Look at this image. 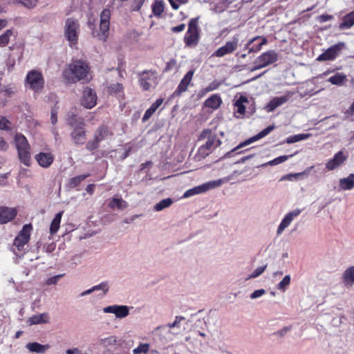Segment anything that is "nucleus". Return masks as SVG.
I'll list each match as a JSON object with an SVG mask.
<instances>
[{
    "label": "nucleus",
    "instance_id": "31",
    "mask_svg": "<svg viewBox=\"0 0 354 354\" xmlns=\"http://www.w3.org/2000/svg\"><path fill=\"white\" fill-rule=\"evenodd\" d=\"M342 281L346 286H352L354 283V266L348 268L343 273Z\"/></svg>",
    "mask_w": 354,
    "mask_h": 354
},
{
    "label": "nucleus",
    "instance_id": "16",
    "mask_svg": "<svg viewBox=\"0 0 354 354\" xmlns=\"http://www.w3.org/2000/svg\"><path fill=\"white\" fill-rule=\"evenodd\" d=\"M292 95V93L288 92L286 95L280 97H275L272 98L265 106L267 112H272L277 107L283 105L287 102Z\"/></svg>",
    "mask_w": 354,
    "mask_h": 354
},
{
    "label": "nucleus",
    "instance_id": "63",
    "mask_svg": "<svg viewBox=\"0 0 354 354\" xmlns=\"http://www.w3.org/2000/svg\"><path fill=\"white\" fill-rule=\"evenodd\" d=\"M332 19H333V16L329 15H322L317 17V20L320 23L326 22L328 21L331 20Z\"/></svg>",
    "mask_w": 354,
    "mask_h": 354
},
{
    "label": "nucleus",
    "instance_id": "42",
    "mask_svg": "<svg viewBox=\"0 0 354 354\" xmlns=\"http://www.w3.org/2000/svg\"><path fill=\"white\" fill-rule=\"evenodd\" d=\"M109 134V131L107 127L102 126L100 127L97 131L95 132L94 136L100 140V142L102 141L105 138H107V136Z\"/></svg>",
    "mask_w": 354,
    "mask_h": 354
},
{
    "label": "nucleus",
    "instance_id": "44",
    "mask_svg": "<svg viewBox=\"0 0 354 354\" xmlns=\"http://www.w3.org/2000/svg\"><path fill=\"white\" fill-rule=\"evenodd\" d=\"M13 35V30L8 29L0 35V47L6 46L10 41V37Z\"/></svg>",
    "mask_w": 354,
    "mask_h": 354
},
{
    "label": "nucleus",
    "instance_id": "4",
    "mask_svg": "<svg viewBox=\"0 0 354 354\" xmlns=\"http://www.w3.org/2000/svg\"><path fill=\"white\" fill-rule=\"evenodd\" d=\"M32 226L30 223L26 224L15 238L11 251L17 257L21 258L28 251V243L30 241Z\"/></svg>",
    "mask_w": 354,
    "mask_h": 354
},
{
    "label": "nucleus",
    "instance_id": "18",
    "mask_svg": "<svg viewBox=\"0 0 354 354\" xmlns=\"http://www.w3.org/2000/svg\"><path fill=\"white\" fill-rule=\"evenodd\" d=\"M194 74V70H190L185 75L177 88L173 93L172 97L179 96L182 93L185 92L187 90L188 86L191 83Z\"/></svg>",
    "mask_w": 354,
    "mask_h": 354
},
{
    "label": "nucleus",
    "instance_id": "54",
    "mask_svg": "<svg viewBox=\"0 0 354 354\" xmlns=\"http://www.w3.org/2000/svg\"><path fill=\"white\" fill-rule=\"evenodd\" d=\"M100 140H98L95 136L92 140H89L86 144V149L88 151H93L99 147Z\"/></svg>",
    "mask_w": 354,
    "mask_h": 354
},
{
    "label": "nucleus",
    "instance_id": "7",
    "mask_svg": "<svg viewBox=\"0 0 354 354\" xmlns=\"http://www.w3.org/2000/svg\"><path fill=\"white\" fill-rule=\"evenodd\" d=\"M274 127L272 125H270L267 127L266 129H263L261 131H260L257 135L250 138L249 139L246 140L245 141L240 143L238 146H236L235 148L232 149L231 151L227 152L222 158L221 159H225L232 157L234 153L235 154H240L242 153L241 151H238L239 149L243 148V147H245L257 140H259L265 136H266L268 134H269L273 129Z\"/></svg>",
    "mask_w": 354,
    "mask_h": 354
},
{
    "label": "nucleus",
    "instance_id": "62",
    "mask_svg": "<svg viewBox=\"0 0 354 354\" xmlns=\"http://www.w3.org/2000/svg\"><path fill=\"white\" fill-rule=\"evenodd\" d=\"M261 39V41L259 43L262 46L263 45H266L268 43V40L266 37L261 38L260 37H255L254 38L250 39L248 43L246 44V47H248L249 45L253 44L255 41Z\"/></svg>",
    "mask_w": 354,
    "mask_h": 354
},
{
    "label": "nucleus",
    "instance_id": "58",
    "mask_svg": "<svg viewBox=\"0 0 354 354\" xmlns=\"http://www.w3.org/2000/svg\"><path fill=\"white\" fill-rule=\"evenodd\" d=\"M145 0H133L131 4V10L133 11H138L142 6Z\"/></svg>",
    "mask_w": 354,
    "mask_h": 354
},
{
    "label": "nucleus",
    "instance_id": "11",
    "mask_svg": "<svg viewBox=\"0 0 354 354\" xmlns=\"http://www.w3.org/2000/svg\"><path fill=\"white\" fill-rule=\"evenodd\" d=\"M239 41V35L233 36L230 41H227L225 45L218 48L213 53L212 57H222L226 55H229L235 51L238 47Z\"/></svg>",
    "mask_w": 354,
    "mask_h": 354
},
{
    "label": "nucleus",
    "instance_id": "40",
    "mask_svg": "<svg viewBox=\"0 0 354 354\" xmlns=\"http://www.w3.org/2000/svg\"><path fill=\"white\" fill-rule=\"evenodd\" d=\"M90 176L89 174L75 176L70 179L68 187L71 189L77 187L84 179Z\"/></svg>",
    "mask_w": 354,
    "mask_h": 354
},
{
    "label": "nucleus",
    "instance_id": "8",
    "mask_svg": "<svg viewBox=\"0 0 354 354\" xmlns=\"http://www.w3.org/2000/svg\"><path fill=\"white\" fill-rule=\"evenodd\" d=\"M223 182L224 180L220 178L215 180L208 181L198 186H196L187 190L183 194V198H187L194 195L205 193L209 190L220 187Z\"/></svg>",
    "mask_w": 354,
    "mask_h": 354
},
{
    "label": "nucleus",
    "instance_id": "64",
    "mask_svg": "<svg viewBox=\"0 0 354 354\" xmlns=\"http://www.w3.org/2000/svg\"><path fill=\"white\" fill-rule=\"evenodd\" d=\"M2 91L4 93L6 96L11 97L15 93V89L11 86H8L3 88Z\"/></svg>",
    "mask_w": 354,
    "mask_h": 354
},
{
    "label": "nucleus",
    "instance_id": "51",
    "mask_svg": "<svg viewBox=\"0 0 354 354\" xmlns=\"http://www.w3.org/2000/svg\"><path fill=\"white\" fill-rule=\"evenodd\" d=\"M116 343L115 337L110 336L105 338H102L100 340V344L103 346H109L114 345Z\"/></svg>",
    "mask_w": 354,
    "mask_h": 354
},
{
    "label": "nucleus",
    "instance_id": "5",
    "mask_svg": "<svg viewBox=\"0 0 354 354\" xmlns=\"http://www.w3.org/2000/svg\"><path fill=\"white\" fill-rule=\"evenodd\" d=\"M64 37L68 42L70 47L75 46L78 43L80 33V24L79 21L73 17H68L65 20L64 26Z\"/></svg>",
    "mask_w": 354,
    "mask_h": 354
},
{
    "label": "nucleus",
    "instance_id": "23",
    "mask_svg": "<svg viewBox=\"0 0 354 354\" xmlns=\"http://www.w3.org/2000/svg\"><path fill=\"white\" fill-rule=\"evenodd\" d=\"M25 347L32 353L44 354L50 348L48 344H41L38 342H29Z\"/></svg>",
    "mask_w": 354,
    "mask_h": 354
},
{
    "label": "nucleus",
    "instance_id": "56",
    "mask_svg": "<svg viewBox=\"0 0 354 354\" xmlns=\"http://www.w3.org/2000/svg\"><path fill=\"white\" fill-rule=\"evenodd\" d=\"M292 329V326H284L283 328H282L281 329L274 332L273 333L274 335H276V336H278L279 337H284L289 331H290Z\"/></svg>",
    "mask_w": 354,
    "mask_h": 354
},
{
    "label": "nucleus",
    "instance_id": "21",
    "mask_svg": "<svg viewBox=\"0 0 354 354\" xmlns=\"http://www.w3.org/2000/svg\"><path fill=\"white\" fill-rule=\"evenodd\" d=\"M17 215L15 208L0 207V224L7 223L13 220Z\"/></svg>",
    "mask_w": 354,
    "mask_h": 354
},
{
    "label": "nucleus",
    "instance_id": "61",
    "mask_svg": "<svg viewBox=\"0 0 354 354\" xmlns=\"http://www.w3.org/2000/svg\"><path fill=\"white\" fill-rule=\"evenodd\" d=\"M19 1L24 5V6L31 8L37 5V0H19Z\"/></svg>",
    "mask_w": 354,
    "mask_h": 354
},
{
    "label": "nucleus",
    "instance_id": "50",
    "mask_svg": "<svg viewBox=\"0 0 354 354\" xmlns=\"http://www.w3.org/2000/svg\"><path fill=\"white\" fill-rule=\"evenodd\" d=\"M136 151L135 145L131 143L126 144L124 147V152L121 156V159L124 160L127 158L131 153V151Z\"/></svg>",
    "mask_w": 354,
    "mask_h": 354
},
{
    "label": "nucleus",
    "instance_id": "46",
    "mask_svg": "<svg viewBox=\"0 0 354 354\" xmlns=\"http://www.w3.org/2000/svg\"><path fill=\"white\" fill-rule=\"evenodd\" d=\"M313 168V166H311V167L307 168L305 171H304L302 172L287 174V175L284 176L283 177H282L281 180H290V181L296 180L295 179V176H308L310 174V171H311V169Z\"/></svg>",
    "mask_w": 354,
    "mask_h": 354
},
{
    "label": "nucleus",
    "instance_id": "20",
    "mask_svg": "<svg viewBox=\"0 0 354 354\" xmlns=\"http://www.w3.org/2000/svg\"><path fill=\"white\" fill-rule=\"evenodd\" d=\"M38 164L44 167H49L54 160L53 155L50 152H40L35 157Z\"/></svg>",
    "mask_w": 354,
    "mask_h": 354
},
{
    "label": "nucleus",
    "instance_id": "41",
    "mask_svg": "<svg viewBox=\"0 0 354 354\" xmlns=\"http://www.w3.org/2000/svg\"><path fill=\"white\" fill-rule=\"evenodd\" d=\"M309 136H310V135L307 134V133H299V134H297V135H293V136H290L288 137L286 139L285 142L288 144H292V143H295V142L306 140L308 138H309Z\"/></svg>",
    "mask_w": 354,
    "mask_h": 354
},
{
    "label": "nucleus",
    "instance_id": "25",
    "mask_svg": "<svg viewBox=\"0 0 354 354\" xmlns=\"http://www.w3.org/2000/svg\"><path fill=\"white\" fill-rule=\"evenodd\" d=\"M183 320H185V317L183 316H176L175 319L172 323H169L166 325L158 326L155 328V331H162L166 330L167 328H169L167 330V333H171L170 329L174 328H179L180 323Z\"/></svg>",
    "mask_w": 354,
    "mask_h": 354
},
{
    "label": "nucleus",
    "instance_id": "43",
    "mask_svg": "<svg viewBox=\"0 0 354 354\" xmlns=\"http://www.w3.org/2000/svg\"><path fill=\"white\" fill-rule=\"evenodd\" d=\"M221 84L220 82H218L217 80H214V81L212 82L207 86L202 88L200 91L199 95L201 96H203L210 91L216 90L221 86Z\"/></svg>",
    "mask_w": 354,
    "mask_h": 354
},
{
    "label": "nucleus",
    "instance_id": "30",
    "mask_svg": "<svg viewBox=\"0 0 354 354\" xmlns=\"http://www.w3.org/2000/svg\"><path fill=\"white\" fill-rule=\"evenodd\" d=\"M354 174H351L346 178L339 180V187L342 190H351L354 187Z\"/></svg>",
    "mask_w": 354,
    "mask_h": 354
},
{
    "label": "nucleus",
    "instance_id": "22",
    "mask_svg": "<svg viewBox=\"0 0 354 354\" xmlns=\"http://www.w3.org/2000/svg\"><path fill=\"white\" fill-rule=\"evenodd\" d=\"M71 136L75 145H83L86 139L84 127L73 129Z\"/></svg>",
    "mask_w": 354,
    "mask_h": 354
},
{
    "label": "nucleus",
    "instance_id": "34",
    "mask_svg": "<svg viewBox=\"0 0 354 354\" xmlns=\"http://www.w3.org/2000/svg\"><path fill=\"white\" fill-rule=\"evenodd\" d=\"M62 214L63 211H61L57 213L55 217L53 218L50 226V233L51 234H54L58 231L60 226Z\"/></svg>",
    "mask_w": 354,
    "mask_h": 354
},
{
    "label": "nucleus",
    "instance_id": "12",
    "mask_svg": "<svg viewBox=\"0 0 354 354\" xmlns=\"http://www.w3.org/2000/svg\"><path fill=\"white\" fill-rule=\"evenodd\" d=\"M344 45V43L340 42L330 46L325 52L319 55L317 60L320 62L334 60L339 55Z\"/></svg>",
    "mask_w": 354,
    "mask_h": 354
},
{
    "label": "nucleus",
    "instance_id": "57",
    "mask_svg": "<svg viewBox=\"0 0 354 354\" xmlns=\"http://www.w3.org/2000/svg\"><path fill=\"white\" fill-rule=\"evenodd\" d=\"M173 9L177 10L179 8L180 5L186 4L188 0H168Z\"/></svg>",
    "mask_w": 354,
    "mask_h": 354
},
{
    "label": "nucleus",
    "instance_id": "32",
    "mask_svg": "<svg viewBox=\"0 0 354 354\" xmlns=\"http://www.w3.org/2000/svg\"><path fill=\"white\" fill-rule=\"evenodd\" d=\"M15 144L17 150L30 147L26 138L21 133H17L15 136Z\"/></svg>",
    "mask_w": 354,
    "mask_h": 354
},
{
    "label": "nucleus",
    "instance_id": "26",
    "mask_svg": "<svg viewBox=\"0 0 354 354\" xmlns=\"http://www.w3.org/2000/svg\"><path fill=\"white\" fill-rule=\"evenodd\" d=\"M49 315L47 313H44L38 315H34L30 317L27 322L29 325H36V324H46L49 322Z\"/></svg>",
    "mask_w": 354,
    "mask_h": 354
},
{
    "label": "nucleus",
    "instance_id": "1",
    "mask_svg": "<svg viewBox=\"0 0 354 354\" xmlns=\"http://www.w3.org/2000/svg\"><path fill=\"white\" fill-rule=\"evenodd\" d=\"M90 67L88 63L82 59L73 60L63 71L64 78L69 83L81 80H88Z\"/></svg>",
    "mask_w": 354,
    "mask_h": 354
},
{
    "label": "nucleus",
    "instance_id": "13",
    "mask_svg": "<svg viewBox=\"0 0 354 354\" xmlns=\"http://www.w3.org/2000/svg\"><path fill=\"white\" fill-rule=\"evenodd\" d=\"M301 212L302 209L296 208L292 211L288 212L284 216L277 227V235H280L284 231V230L287 228L290 225V223L301 213Z\"/></svg>",
    "mask_w": 354,
    "mask_h": 354
},
{
    "label": "nucleus",
    "instance_id": "33",
    "mask_svg": "<svg viewBox=\"0 0 354 354\" xmlns=\"http://www.w3.org/2000/svg\"><path fill=\"white\" fill-rule=\"evenodd\" d=\"M354 25V11L345 15L339 24L340 29H348Z\"/></svg>",
    "mask_w": 354,
    "mask_h": 354
},
{
    "label": "nucleus",
    "instance_id": "49",
    "mask_svg": "<svg viewBox=\"0 0 354 354\" xmlns=\"http://www.w3.org/2000/svg\"><path fill=\"white\" fill-rule=\"evenodd\" d=\"M94 291H102V295H105L109 290V285L108 281H102L100 283L93 286Z\"/></svg>",
    "mask_w": 354,
    "mask_h": 354
},
{
    "label": "nucleus",
    "instance_id": "53",
    "mask_svg": "<svg viewBox=\"0 0 354 354\" xmlns=\"http://www.w3.org/2000/svg\"><path fill=\"white\" fill-rule=\"evenodd\" d=\"M65 274H57L51 277L48 278L45 281V283L48 286L56 285L61 278H62Z\"/></svg>",
    "mask_w": 354,
    "mask_h": 354
},
{
    "label": "nucleus",
    "instance_id": "60",
    "mask_svg": "<svg viewBox=\"0 0 354 354\" xmlns=\"http://www.w3.org/2000/svg\"><path fill=\"white\" fill-rule=\"evenodd\" d=\"M265 294H266V290L264 289L256 290L250 295V298L252 299H255L259 297H261V296H263Z\"/></svg>",
    "mask_w": 354,
    "mask_h": 354
},
{
    "label": "nucleus",
    "instance_id": "19",
    "mask_svg": "<svg viewBox=\"0 0 354 354\" xmlns=\"http://www.w3.org/2000/svg\"><path fill=\"white\" fill-rule=\"evenodd\" d=\"M155 74L152 71H143L140 75L139 82L140 87L144 91H148L154 83Z\"/></svg>",
    "mask_w": 354,
    "mask_h": 354
},
{
    "label": "nucleus",
    "instance_id": "28",
    "mask_svg": "<svg viewBox=\"0 0 354 354\" xmlns=\"http://www.w3.org/2000/svg\"><path fill=\"white\" fill-rule=\"evenodd\" d=\"M66 121L68 124L73 129L84 127V122L82 118L75 114H68Z\"/></svg>",
    "mask_w": 354,
    "mask_h": 354
},
{
    "label": "nucleus",
    "instance_id": "9",
    "mask_svg": "<svg viewBox=\"0 0 354 354\" xmlns=\"http://www.w3.org/2000/svg\"><path fill=\"white\" fill-rule=\"evenodd\" d=\"M44 85V80L41 72L36 70L29 71L26 77V86L34 91L35 93H39L41 91Z\"/></svg>",
    "mask_w": 354,
    "mask_h": 354
},
{
    "label": "nucleus",
    "instance_id": "14",
    "mask_svg": "<svg viewBox=\"0 0 354 354\" xmlns=\"http://www.w3.org/2000/svg\"><path fill=\"white\" fill-rule=\"evenodd\" d=\"M129 307L125 305H111L103 308L104 313L114 314L117 319H124L129 315Z\"/></svg>",
    "mask_w": 354,
    "mask_h": 354
},
{
    "label": "nucleus",
    "instance_id": "3",
    "mask_svg": "<svg viewBox=\"0 0 354 354\" xmlns=\"http://www.w3.org/2000/svg\"><path fill=\"white\" fill-rule=\"evenodd\" d=\"M111 11L108 8L104 9L100 13L99 30L95 28L94 21L91 19L88 21V27L91 30L93 37L105 42L109 35Z\"/></svg>",
    "mask_w": 354,
    "mask_h": 354
},
{
    "label": "nucleus",
    "instance_id": "15",
    "mask_svg": "<svg viewBox=\"0 0 354 354\" xmlns=\"http://www.w3.org/2000/svg\"><path fill=\"white\" fill-rule=\"evenodd\" d=\"M348 158V155L343 151L337 152L333 157L326 163L328 171H333L341 166Z\"/></svg>",
    "mask_w": 354,
    "mask_h": 354
},
{
    "label": "nucleus",
    "instance_id": "10",
    "mask_svg": "<svg viewBox=\"0 0 354 354\" xmlns=\"http://www.w3.org/2000/svg\"><path fill=\"white\" fill-rule=\"evenodd\" d=\"M278 60V54L273 50H268L259 55L254 61L256 64L251 71H254L264 68Z\"/></svg>",
    "mask_w": 354,
    "mask_h": 354
},
{
    "label": "nucleus",
    "instance_id": "27",
    "mask_svg": "<svg viewBox=\"0 0 354 354\" xmlns=\"http://www.w3.org/2000/svg\"><path fill=\"white\" fill-rule=\"evenodd\" d=\"M163 102L162 98H158L151 105V106L147 109L145 111L143 117H142V122L147 121L152 115L156 112V111L161 106V104Z\"/></svg>",
    "mask_w": 354,
    "mask_h": 354
},
{
    "label": "nucleus",
    "instance_id": "29",
    "mask_svg": "<svg viewBox=\"0 0 354 354\" xmlns=\"http://www.w3.org/2000/svg\"><path fill=\"white\" fill-rule=\"evenodd\" d=\"M17 153L21 162L26 166H30L31 158L30 147L23 149H18Z\"/></svg>",
    "mask_w": 354,
    "mask_h": 354
},
{
    "label": "nucleus",
    "instance_id": "47",
    "mask_svg": "<svg viewBox=\"0 0 354 354\" xmlns=\"http://www.w3.org/2000/svg\"><path fill=\"white\" fill-rule=\"evenodd\" d=\"M150 348L148 343H140L138 347L133 349V354H147Z\"/></svg>",
    "mask_w": 354,
    "mask_h": 354
},
{
    "label": "nucleus",
    "instance_id": "17",
    "mask_svg": "<svg viewBox=\"0 0 354 354\" xmlns=\"http://www.w3.org/2000/svg\"><path fill=\"white\" fill-rule=\"evenodd\" d=\"M96 101L97 95L95 92L90 88H86L83 91L81 100L82 105L87 109H91L96 104Z\"/></svg>",
    "mask_w": 354,
    "mask_h": 354
},
{
    "label": "nucleus",
    "instance_id": "55",
    "mask_svg": "<svg viewBox=\"0 0 354 354\" xmlns=\"http://www.w3.org/2000/svg\"><path fill=\"white\" fill-rule=\"evenodd\" d=\"M11 123L3 116H0V129L9 130L10 129Z\"/></svg>",
    "mask_w": 354,
    "mask_h": 354
},
{
    "label": "nucleus",
    "instance_id": "37",
    "mask_svg": "<svg viewBox=\"0 0 354 354\" xmlns=\"http://www.w3.org/2000/svg\"><path fill=\"white\" fill-rule=\"evenodd\" d=\"M111 209L117 208L118 209H124L127 208V203L122 198H113L109 203Z\"/></svg>",
    "mask_w": 354,
    "mask_h": 354
},
{
    "label": "nucleus",
    "instance_id": "35",
    "mask_svg": "<svg viewBox=\"0 0 354 354\" xmlns=\"http://www.w3.org/2000/svg\"><path fill=\"white\" fill-rule=\"evenodd\" d=\"M346 80V75L342 73H337L334 75L330 77L328 81L333 84L337 86H342Z\"/></svg>",
    "mask_w": 354,
    "mask_h": 354
},
{
    "label": "nucleus",
    "instance_id": "6",
    "mask_svg": "<svg viewBox=\"0 0 354 354\" xmlns=\"http://www.w3.org/2000/svg\"><path fill=\"white\" fill-rule=\"evenodd\" d=\"M199 17L190 19L188 29L184 37V42L187 46L193 47L198 45L200 38V29L198 26Z\"/></svg>",
    "mask_w": 354,
    "mask_h": 354
},
{
    "label": "nucleus",
    "instance_id": "48",
    "mask_svg": "<svg viewBox=\"0 0 354 354\" xmlns=\"http://www.w3.org/2000/svg\"><path fill=\"white\" fill-rule=\"evenodd\" d=\"M291 278L290 275H286L283 279L278 283L277 289L281 292H285L290 284Z\"/></svg>",
    "mask_w": 354,
    "mask_h": 354
},
{
    "label": "nucleus",
    "instance_id": "24",
    "mask_svg": "<svg viewBox=\"0 0 354 354\" xmlns=\"http://www.w3.org/2000/svg\"><path fill=\"white\" fill-rule=\"evenodd\" d=\"M222 104V99L218 94H213L204 102V106L216 110Z\"/></svg>",
    "mask_w": 354,
    "mask_h": 354
},
{
    "label": "nucleus",
    "instance_id": "52",
    "mask_svg": "<svg viewBox=\"0 0 354 354\" xmlns=\"http://www.w3.org/2000/svg\"><path fill=\"white\" fill-rule=\"evenodd\" d=\"M267 265H264L263 266L258 267L256 268L248 277L250 279H254L260 276L266 270Z\"/></svg>",
    "mask_w": 354,
    "mask_h": 354
},
{
    "label": "nucleus",
    "instance_id": "39",
    "mask_svg": "<svg viewBox=\"0 0 354 354\" xmlns=\"http://www.w3.org/2000/svg\"><path fill=\"white\" fill-rule=\"evenodd\" d=\"M294 155L295 154H290L289 156L284 155V156H279L270 161H268V162L261 165V167H266L268 165L274 166V165H279V164L288 160L290 158H292V156H294Z\"/></svg>",
    "mask_w": 354,
    "mask_h": 354
},
{
    "label": "nucleus",
    "instance_id": "36",
    "mask_svg": "<svg viewBox=\"0 0 354 354\" xmlns=\"http://www.w3.org/2000/svg\"><path fill=\"white\" fill-rule=\"evenodd\" d=\"M248 102L247 97L241 95L234 103V106L237 108L236 112L243 115L245 113V103Z\"/></svg>",
    "mask_w": 354,
    "mask_h": 354
},
{
    "label": "nucleus",
    "instance_id": "45",
    "mask_svg": "<svg viewBox=\"0 0 354 354\" xmlns=\"http://www.w3.org/2000/svg\"><path fill=\"white\" fill-rule=\"evenodd\" d=\"M172 203L173 201L169 198L162 199L159 203L156 204L154 206V209L158 212L162 211L164 209L169 207Z\"/></svg>",
    "mask_w": 354,
    "mask_h": 354
},
{
    "label": "nucleus",
    "instance_id": "38",
    "mask_svg": "<svg viewBox=\"0 0 354 354\" xmlns=\"http://www.w3.org/2000/svg\"><path fill=\"white\" fill-rule=\"evenodd\" d=\"M152 12L156 17H160L165 9V3L162 0H156L152 6Z\"/></svg>",
    "mask_w": 354,
    "mask_h": 354
},
{
    "label": "nucleus",
    "instance_id": "2",
    "mask_svg": "<svg viewBox=\"0 0 354 354\" xmlns=\"http://www.w3.org/2000/svg\"><path fill=\"white\" fill-rule=\"evenodd\" d=\"M205 140V142L199 147L197 151V156L200 160L205 158L222 143L217 135L209 129H204L201 133L198 140Z\"/></svg>",
    "mask_w": 354,
    "mask_h": 354
},
{
    "label": "nucleus",
    "instance_id": "59",
    "mask_svg": "<svg viewBox=\"0 0 354 354\" xmlns=\"http://www.w3.org/2000/svg\"><path fill=\"white\" fill-rule=\"evenodd\" d=\"M57 113H58V110H57V107H53L52 109H51V113H50V122L53 125H55L57 122Z\"/></svg>",
    "mask_w": 354,
    "mask_h": 354
}]
</instances>
